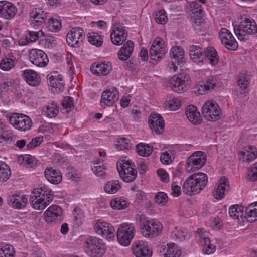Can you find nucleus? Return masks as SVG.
<instances>
[{
	"instance_id": "obj_1",
	"label": "nucleus",
	"mask_w": 257,
	"mask_h": 257,
	"mask_svg": "<svg viewBox=\"0 0 257 257\" xmlns=\"http://www.w3.org/2000/svg\"><path fill=\"white\" fill-rule=\"evenodd\" d=\"M208 177L204 173H194L185 181L183 186V192L188 195L197 194L207 185Z\"/></svg>"
},
{
	"instance_id": "obj_2",
	"label": "nucleus",
	"mask_w": 257,
	"mask_h": 257,
	"mask_svg": "<svg viewBox=\"0 0 257 257\" xmlns=\"http://www.w3.org/2000/svg\"><path fill=\"white\" fill-rule=\"evenodd\" d=\"M52 191L47 186H43L35 189L31 196V205L36 210L44 209L52 201Z\"/></svg>"
},
{
	"instance_id": "obj_3",
	"label": "nucleus",
	"mask_w": 257,
	"mask_h": 257,
	"mask_svg": "<svg viewBox=\"0 0 257 257\" xmlns=\"http://www.w3.org/2000/svg\"><path fill=\"white\" fill-rule=\"evenodd\" d=\"M190 56L195 63H198L206 58L212 65H215L219 61L216 50L212 47L207 48L206 51L198 45H192L190 49Z\"/></svg>"
},
{
	"instance_id": "obj_4",
	"label": "nucleus",
	"mask_w": 257,
	"mask_h": 257,
	"mask_svg": "<svg viewBox=\"0 0 257 257\" xmlns=\"http://www.w3.org/2000/svg\"><path fill=\"white\" fill-rule=\"evenodd\" d=\"M85 252L91 257H102L106 248L102 239L94 236H89L83 244Z\"/></svg>"
},
{
	"instance_id": "obj_5",
	"label": "nucleus",
	"mask_w": 257,
	"mask_h": 257,
	"mask_svg": "<svg viewBox=\"0 0 257 257\" xmlns=\"http://www.w3.org/2000/svg\"><path fill=\"white\" fill-rule=\"evenodd\" d=\"M168 86L171 90L177 93L187 91L191 87V80L189 75L182 73L175 75L170 78Z\"/></svg>"
},
{
	"instance_id": "obj_6",
	"label": "nucleus",
	"mask_w": 257,
	"mask_h": 257,
	"mask_svg": "<svg viewBox=\"0 0 257 257\" xmlns=\"http://www.w3.org/2000/svg\"><path fill=\"white\" fill-rule=\"evenodd\" d=\"M117 169L122 180L127 183L134 181L137 175L135 164L128 160H122L117 163Z\"/></svg>"
},
{
	"instance_id": "obj_7",
	"label": "nucleus",
	"mask_w": 257,
	"mask_h": 257,
	"mask_svg": "<svg viewBox=\"0 0 257 257\" xmlns=\"http://www.w3.org/2000/svg\"><path fill=\"white\" fill-rule=\"evenodd\" d=\"M234 30L238 38L243 41L245 35L254 34L257 32V25L250 18H242L240 25L234 26Z\"/></svg>"
},
{
	"instance_id": "obj_8",
	"label": "nucleus",
	"mask_w": 257,
	"mask_h": 257,
	"mask_svg": "<svg viewBox=\"0 0 257 257\" xmlns=\"http://www.w3.org/2000/svg\"><path fill=\"white\" fill-rule=\"evenodd\" d=\"M222 85V82L220 78L216 76H211L196 85V93L203 95L221 87Z\"/></svg>"
},
{
	"instance_id": "obj_9",
	"label": "nucleus",
	"mask_w": 257,
	"mask_h": 257,
	"mask_svg": "<svg viewBox=\"0 0 257 257\" xmlns=\"http://www.w3.org/2000/svg\"><path fill=\"white\" fill-rule=\"evenodd\" d=\"M135 234V227L132 223H123L117 230V238L118 242L124 246H128Z\"/></svg>"
},
{
	"instance_id": "obj_10",
	"label": "nucleus",
	"mask_w": 257,
	"mask_h": 257,
	"mask_svg": "<svg viewBox=\"0 0 257 257\" xmlns=\"http://www.w3.org/2000/svg\"><path fill=\"white\" fill-rule=\"evenodd\" d=\"M202 112L204 118L209 121L219 120L222 115V111L219 105L213 100L207 101L203 104Z\"/></svg>"
},
{
	"instance_id": "obj_11",
	"label": "nucleus",
	"mask_w": 257,
	"mask_h": 257,
	"mask_svg": "<svg viewBox=\"0 0 257 257\" xmlns=\"http://www.w3.org/2000/svg\"><path fill=\"white\" fill-rule=\"evenodd\" d=\"M206 161V156L203 152H195L188 158L185 166L186 171L188 173L195 172L202 168Z\"/></svg>"
},
{
	"instance_id": "obj_12",
	"label": "nucleus",
	"mask_w": 257,
	"mask_h": 257,
	"mask_svg": "<svg viewBox=\"0 0 257 257\" xmlns=\"http://www.w3.org/2000/svg\"><path fill=\"white\" fill-rule=\"evenodd\" d=\"M9 120L16 129L21 131L30 130L32 124L30 118L24 114L14 113L9 117Z\"/></svg>"
},
{
	"instance_id": "obj_13",
	"label": "nucleus",
	"mask_w": 257,
	"mask_h": 257,
	"mask_svg": "<svg viewBox=\"0 0 257 257\" xmlns=\"http://www.w3.org/2000/svg\"><path fill=\"white\" fill-rule=\"evenodd\" d=\"M162 229L163 226L160 222L148 220L143 223L141 231L144 237L153 238L158 236Z\"/></svg>"
},
{
	"instance_id": "obj_14",
	"label": "nucleus",
	"mask_w": 257,
	"mask_h": 257,
	"mask_svg": "<svg viewBox=\"0 0 257 257\" xmlns=\"http://www.w3.org/2000/svg\"><path fill=\"white\" fill-rule=\"evenodd\" d=\"M166 52L164 40L161 37L156 38L150 49L151 58L155 61L162 59Z\"/></svg>"
},
{
	"instance_id": "obj_15",
	"label": "nucleus",
	"mask_w": 257,
	"mask_h": 257,
	"mask_svg": "<svg viewBox=\"0 0 257 257\" xmlns=\"http://www.w3.org/2000/svg\"><path fill=\"white\" fill-rule=\"evenodd\" d=\"M84 38V30L80 27H74L68 33L66 41L70 46L78 47L82 44Z\"/></svg>"
},
{
	"instance_id": "obj_16",
	"label": "nucleus",
	"mask_w": 257,
	"mask_h": 257,
	"mask_svg": "<svg viewBox=\"0 0 257 257\" xmlns=\"http://www.w3.org/2000/svg\"><path fill=\"white\" fill-rule=\"evenodd\" d=\"M28 55L30 61L37 67H44L48 63L49 59L47 55L40 49H31Z\"/></svg>"
},
{
	"instance_id": "obj_17",
	"label": "nucleus",
	"mask_w": 257,
	"mask_h": 257,
	"mask_svg": "<svg viewBox=\"0 0 257 257\" xmlns=\"http://www.w3.org/2000/svg\"><path fill=\"white\" fill-rule=\"evenodd\" d=\"M62 209L60 206L52 205L45 211V220L49 224L56 223L62 220Z\"/></svg>"
},
{
	"instance_id": "obj_18",
	"label": "nucleus",
	"mask_w": 257,
	"mask_h": 257,
	"mask_svg": "<svg viewBox=\"0 0 257 257\" xmlns=\"http://www.w3.org/2000/svg\"><path fill=\"white\" fill-rule=\"evenodd\" d=\"M190 11L191 12V18L194 23L195 28L203 23L202 17L204 15L203 8L200 4L197 1H192L189 4Z\"/></svg>"
},
{
	"instance_id": "obj_19",
	"label": "nucleus",
	"mask_w": 257,
	"mask_h": 257,
	"mask_svg": "<svg viewBox=\"0 0 257 257\" xmlns=\"http://www.w3.org/2000/svg\"><path fill=\"white\" fill-rule=\"evenodd\" d=\"M119 98V92L113 87H108L101 95V105L105 107L112 105Z\"/></svg>"
},
{
	"instance_id": "obj_20",
	"label": "nucleus",
	"mask_w": 257,
	"mask_h": 257,
	"mask_svg": "<svg viewBox=\"0 0 257 257\" xmlns=\"http://www.w3.org/2000/svg\"><path fill=\"white\" fill-rule=\"evenodd\" d=\"M127 32L122 25L116 24L113 27L110 38L112 43L115 45L120 46L126 40Z\"/></svg>"
},
{
	"instance_id": "obj_21",
	"label": "nucleus",
	"mask_w": 257,
	"mask_h": 257,
	"mask_svg": "<svg viewBox=\"0 0 257 257\" xmlns=\"http://www.w3.org/2000/svg\"><path fill=\"white\" fill-rule=\"evenodd\" d=\"M48 86L53 92L59 93L63 91L64 83L62 77L58 72H52L47 76Z\"/></svg>"
},
{
	"instance_id": "obj_22",
	"label": "nucleus",
	"mask_w": 257,
	"mask_h": 257,
	"mask_svg": "<svg viewBox=\"0 0 257 257\" xmlns=\"http://www.w3.org/2000/svg\"><path fill=\"white\" fill-rule=\"evenodd\" d=\"M221 43L230 50L234 51L238 48V43L230 32L226 28H222L219 32Z\"/></svg>"
},
{
	"instance_id": "obj_23",
	"label": "nucleus",
	"mask_w": 257,
	"mask_h": 257,
	"mask_svg": "<svg viewBox=\"0 0 257 257\" xmlns=\"http://www.w3.org/2000/svg\"><path fill=\"white\" fill-rule=\"evenodd\" d=\"M132 251L136 257H151L152 250L147 242L143 241H135L132 245Z\"/></svg>"
},
{
	"instance_id": "obj_24",
	"label": "nucleus",
	"mask_w": 257,
	"mask_h": 257,
	"mask_svg": "<svg viewBox=\"0 0 257 257\" xmlns=\"http://www.w3.org/2000/svg\"><path fill=\"white\" fill-rule=\"evenodd\" d=\"M17 7L7 1H0V17L7 20L13 18L17 13Z\"/></svg>"
},
{
	"instance_id": "obj_25",
	"label": "nucleus",
	"mask_w": 257,
	"mask_h": 257,
	"mask_svg": "<svg viewBox=\"0 0 257 257\" xmlns=\"http://www.w3.org/2000/svg\"><path fill=\"white\" fill-rule=\"evenodd\" d=\"M148 120L153 132L156 134L163 133L164 130V120L161 115L158 113L151 114Z\"/></svg>"
},
{
	"instance_id": "obj_26",
	"label": "nucleus",
	"mask_w": 257,
	"mask_h": 257,
	"mask_svg": "<svg viewBox=\"0 0 257 257\" xmlns=\"http://www.w3.org/2000/svg\"><path fill=\"white\" fill-rule=\"evenodd\" d=\"M239 160L242 163H249L257 158V149L253 146L244 147L238 154Z\"/></svg>"
},
{
	"instance_id": "obj_27",
	"label": "nucleus",
	"mask_w": 257,
	"mask_h": 257,
	"mask_svg": "<svg viewBox=\"0 0 257 257\" xmlns=\"http://www.w3.org/2000/svg\"><path fill=\"white\" fill-rule=\"evenodd\" d=\"M8 202L12 207L20 209L25 207L28 199L24 194L15 193L9 196Z\"/></svg>"
},
{
	"instance_id": "obj_28",
	"label": "nucleus",
	"mask_w": 257,
	"mask_h": 257,
	"mask_svg": "<svg viewBox=\"0 0 257 257\" xmlns=\"http://www.w3.org/2000/svg\"><path fill=\"white\" fill-rule=\"evenodd\" d=\"M111 70L112 65L109 62L95 63L90 67L92 73L100 76L107 75Z\"/></svg>"
},
{
	"instance_id": "obj_29",
	"label": "nucleus",
	"mask_w": 257,
	"mask_h": 257,
	"mask_svg": "<svg viewBox=\"0 0 257 257\" xmlns=\"http://www.w3.org/2000/svg\"><path fill=\"white\" fill-rule=\"evenodd\" d=\"M96 232L102 236L109 239L114 237V228L112 225L106 222H98L95 225Z\"/></svg>"
},
{
	"instance_id": "obj_30",
	"label": "nucleus",
	"mask_w": 257,
	"mask_h": 257,
	"mask_svg": "<svg viewBox=\"0 0 257 257\" xmlns=\"http://www.w3.org/2000/svg\"><path fill=\"white\" fill-rule=\"evenodd\" d=\"M22 76L26 83L30 86L37 87L40 84V76L33 70L26 69L24 70Z\"/></svg>"
},
{
	"instance_id": "obj_31",
	"label": "nucleus",
	"mask_w": 257,
	"mask_h": 257,
	"mask_svg": "<svg viewBox=\"0 0 257 257\" xmlns=\"http://www.w3.org/2000/svg\"><path fill=\"white\" fill-rule=\"evenodd\" d=\"M228 188L229 184L227 179L225 177H221L219 181L217 187L213 192V196L216 199L223 198Z\"/></svg>"
},
{
	"instance_id": "obj_32",
	"label": "nucleus",
	"mask_w": 257,
	"mask_h": 257,
	"mask_svg": "<svg viewBox=\"0 0 257 257\" xmlns=\"http://www.w3.org/2000/svg\"><path fill=\"white\" fill-rule=\"evenodd\" d=\"M44 175L46 179L52 184H58L62 180L60 171L52 167H47L45 170Z\"/></svg>"
},
{
	"instance_id": "obj_33",
	"label": "nucleus",
	"mask_w": 257,
	"mask_h": 257,
	"mask_svg": "<svg viewBox=\"0 0 257 257\" xmlns=\"http://www.w3.org/2000/svg\"><path fill=\"white\" fill-rule=\"evenodd\" d=\"M160 248L164 257H179L181 254V250L173 243L162 245Z\"/></svg>"
},
{
	"instance_id": "obj_34",
	"label": "nucleus",
	"mask_w": 257,
	"mask_h": 257,
	"mask_svg": "<svg viewBox=\"0 0 257 257\" xmlns=\"http://www.w3.org/2000/svg\"><path fill=\"white\" fill-rule=\"evenodd\" d=\"M134 49V42L131 40L127 41L121 47L118 52L119 60L124 61L127 60L132 55Z\"/></svg>"
},
{
	"instance_id": "obj_35",
	"label": "nucleus",
	"mask_w": 257,
	"mask_h": 257,
	"mask_svg": "<svg viewBox=\"0 0 257 257\" xmlns=\"http://www.w3.org/2000/svg\"><path fill=\"white\" fill-rule=\"evenodd\" d=\"M30 17L33 23L36 25H41L45 22L46 13L41 8H36L32 10Z\"/></svg>"
},
{
	"instance_id": "obj_36",
	"label": "nucleus",
	"mask_w": 257,
	"mask_h": 257,
	"mask_svg": "<svg viewBox=\"0 0 257 257\" xmlns=\"http://www.w3.org/2000/svg\"><path fill=\"white\" fill-rule=\"evenodd\" d=\"M185 113L188 119L192 123L198 124L201 123L200 114L197 111V108L194 105H191L187 106Z\"/></svg>"
},
{
	"instance_id": "obj_37",
	"label": "nucleus",
	"mask_w": 257,
	"mask_h": 257,
	"mask_svg": "<svg viewBox=\"0 0 257 257\" xmlns=\"http://www.w3.org/2000/svg\"><path fill=\"white\" fill-rule=\"evenodd\" d=\"M170 55L171 59H174L177 61V65L184 63V51L183 49L179 46L173 47L170 51Z\"/></svg>"
},
{
	"instance_id": "obj_38",
	"label": "nucleus",
	"mask_w": 257,
	"mask_h": 257,
	"mask_svg": "<svg viewBox=\"0 0 257 257\" xmlns=\"http://www.w3.org/2000/svg\"><path fill=\"white\" fill-rule=\"evenodd\" d=\"M153 150V147L144 143H139L136 146V151L141 156L148 157L152 154Z\"/></svg>"
},
{
	"instance_id": "obj_39",
	"label": "nucleus",
	"mask_w": 257,
	"mask_h": 257,
	"mask_svg": "<svg viewBox=\"0 0 257 257\" xmlns=\"http://www.w3.org/2000/svg\"><path fill=\"white\" fill-rule=\"evenodd\" d=\"M245 218L248 222H254L257 220V203L251 204L245 210Z\"/></svg>"
},
{
	"instance_id": "obj_40",
	"label": "nucleus",
	"mask_w": 257,
	"mask_h": 257,
	"mask_svg": "<svg viewBox=\"0 0 257 257\" xmlns=\"http://www.w3.org/2000/svg\"><path fill=\"white\" fill-rule=\"evenodd\" d=\"M15 57L13 56L5 57L0 62V68L4 71H9L15 67Z\"/></svg>"
},
{
	"instance_id": "obj_41",
	"label": "nucleus",
	"mask_w": 257,
	"mask_h": 257,
	"mask_svg": "<svg viewBox=\"0 0 257 257\" xmlns=\"http://www.w3.org/2000/svg\"><path fill=\"white\" fill-rule=\"evenodd\" d=\"M15 249L9 244L0 243V257H15Z\"/></svg>"
},
{
	"instance_id": "obj_42",
	"label": "nucleus",
	"mask_w": 257,
	"mask_h": 257,
	"mask_svg": "<svg viewBox=\"0 0 257 257\" xmlns=\"http://www.w3.org/2000/svg\"><path fill=\"white\" fill-rule=\"evenodd\" d=\"M121 188L120 182L117 181H112L107 182L105 185L104 189L108 194H114Z\"/></svg>"
},
{
	"instance_id": "obj_43",
	"label": "nucleus",
	"mask_w": 257,
	"mask_h": 257,
	"mask_svg": "<svg viewBox=\"0 0 257 257\" xmlns=\"http://www.w3.org/2000/svg\"><path fill=\"white\" fill-rule=\"evenodd\" d=\"M44 35V33L41 30L38 32L29 31L26 36V42H22L21 43L23 45H27L29 43L38 40L39 38L43 36Z\"/></svg>"
},
{
	"instance_id": "obj_44",
	"label": "nucleus",
	"mask_w": 257,
	"mask_h": 257,
	"mask_svg": "<svg viewBox=\"0 0 257 257\" xmlns=\"http://www.w3.org/2000/svg\"><path fill=\"white\" fill-rule=\"evenodd\" d=\"M181 104L180 99L175 97H169L165 103L166 107L171 111L178 110L180 107Z\"/></svg>"
},
{
	"instance_id": "obj_45",
	"label": "nucleus",
	"mask_w": 257,
	"mask_h": 257,
	"mask_svg": "<svg viewBox=\"0 0 257 257\" xmlns=\"http://www.w3.org/2000/svg\"><path fill=\"white\" fill-rule=\"evenodd\" d=\"M22 158L21 164L27 168H34L37 165V160L30 155H25L19 158Z\"/></svg>"
},
{
	"instance_id": "obj_46",
	"label": "nucleus",
	"mask_w": 257,
	"mask_h": 257,
	"mask_svg": "<svg viewBox=\"0 0 257 257\" xmlns=\"http://www.w3.org/2000/svg\"><path fill=\"white\" fill-rule=\"evenodd\" d=\"M174 154V151L172 150H168L162 152L160 156L161 162L165 165L171 164L175 158Z\"/></svg>"
},
{
	"instance_id": "obj_47",
	"label": "nucleus",
	"mask_w": 257,
	"mask_h": 257,
	"mask_svg": "<svg viewBox=\"0 0 257 257\" xmlns=\"http://www.w3.org/2000/svg\"><path fill=\"white\" fill-rule=\"evenodd\" d=\"M250 81V77L244 72L240 73L237 77V84L238 86L242 89H245Z\"/></svg>"
},
{
	"instance_id": "obj_48",
	"label": "nucleus",
	"mask_w": 257,
	"mask_h": 257,
	"mask_svg": "<svg viewBox=\"0 0 257 257\" xmlns=\"http://www.w3.org/2000/svg\"><path fill=\"white\" fill-rule=\"evenodd\" d=\"M243 208L238 205H233L229 208V214L232 218L237 219L243 214Z\"/></svg>"
},
{
	"instance_id": "obj_49",
	"label": "nucleus",
	"mask_w": 257,
	"mask_h": 257,
	"mask_svg": "<svg viewBox=\"0 0 257 257\" xmlns=\"http://www.w3.org/2000/svg\"><path fill=\"white\" fill-rule=\"evenodd\" d=\"M11 174L9 167L5 163L0 164V182H3L9 179Z\"/></svg>"
},
{
	"instance_id": "obj_50",
	"label": "nucleus",
	"mask_w": 257,
	"mask_h": 257,
	"mask_svg": "<svg viewBox=\"0 0 257 257\" xmlns=\"http://www.w3.org/2000/svg\"><path fill=\"white\" fill-rule=\"evenodd\" d=\"M46 113L50 118L55 117L58 113L59 108L57 103L53 101L49 103L46 108Z\"/></svg>"
},
{
	"instance_id": "obj_51",
	"label": "nucleus",
	"mask_w": 257,
	"mask_h": 257,
	"mask_svg": "<svg viewBox=\"0 0 257 257\" xmlns=\"http://www.w3.org/2000/svg\"><path fill=\"white\" fill-rule=\"evenodd\" d=\"M88 40L90 43L97 47H100L103 43L102 36L95 32L89 33Z\"/></svg>"
},
{
	"instance_id": "obj_52",
	"label": "nucleus",
	"mask_w": 257,
	"mask_h": 257,
	"mask_svg": "<svg viewBox=\"0 0 257 257\" xmlns=\"http://www.w3.org/2000/svg\"><path fill=\"white\" fill-rule=\"evenodd\" d=\"M92 170L97 176L104 177L106 174V168L103 164L97 162L94 163Z\"/></svg>"
},
{
	"instance_id": "obj_53",
	"label": "nucleus",
	"mask_w": 257,
	"mask_h": 257,
	"mask_svg": "<svg viewBox=\"0 0 257 257\" xmlns=\"http://www.w3.org/2000/svg\"><path fill=\"white\" fill-rule=\"evenodd\" d=\"M110 204L113 209L116 210L123 209L127 207L126 201L120 198H116L112 200Z\"/></svg>"
},
{
	"instance_id": "obj_54",
	"label": "nucleus",
	"mask_w": 257,
	"mask_h": 257,
	"mask_svg": "<svg viewBox=\"0 0 257 257\" xmlns=\"http://www.w3.org/2000/svg\"><path fill=\"white\" fill-rule=\"evenodd\" d=\"M15 138V136L13 134L12 131L9 130H3L0 135V143H7L11 142Z\"/></svg>"
},
{
	"instance_id": "obj_55",
	"label": "nucleus",
	"mask_w": 257,
	"mask_h": 257,
	"mask_svg": "<svg viewBox=\"0 0 257 257\" xmlns=\"http://www.w3.org/2000/svg\"><path fill=\"white\" fill-rule=\"evenodd\" d=\"M62 105L63 110L65 113H68L71 111L74 107L73 101L69 96L65 97L62 100Z\"/></svg>"
},
{
	"instance_id": "obj_56",
	"label": "nucleus",
	"mask_w": 257,
	"mask_h": 257,
	"mask_svg": "<svg viewBox=\"0 0 257 257\" xmlns=\"http://www.w3.org/2000/svg\"><path fill=\"white\" fill-rule=\"evenodd\" d=\"M48 28L52 32H58L61 28V22L56 19L52 18L48 22Z\"/></svg>"
},
{
	"instance_id": "obj_57",
	"label": "nucleus",
	"mask_w": 257,
	"mask_h": 257,
	"mask_svg": "<svg viewBox=\"0 0 257 257\" xmlns=\"http://www.w3.org/2000/svg\"><path fill=\"white\" fill-rule=\"evenodd\" d=\"M156 22L160 24H165L168 20L166 13L164 10H160L155 15Z\"/></svg>"
},
{
	"instance_id": "obj_58",
	"label": "nucleus",
	"mask_w": 257,
	"mask_h": 257,
	"mask_svg": "<svg viewBox=\"0 0 257 257\" xmlns=\"http://www.w3.org/2000/svg\"><path fill=\"white\" fill-rule=\"evenodd\" d=\"M155 200L160 206H164L168 202V196L164 192H158L155 196Z\"/></svg>"
},
{
	"instance_id": "obj_59",
	"label": "nucleus",
	"mask_w": 257,
	"mask_h": 257,
	"mask_svg": "<svg viewBox=\"0 0 257 257\" xmlns=\"http://www.w3.org/2000/svg\"><path fill=\"white\" fill-rule=\"evenodd\" d=\"M247 178L249 181L252 182L257 180V162L251 166L248 169Z\"/></svg>"
},
{
	"instance_id": "obj_60",
	"label": "nucleus",
	"mask_w": 257,
	"mask_h": 257,
	"mask_svg": "<svg viewBox=\"0 0 257 257\" xmlns=\"http://www.w3.org/2000/svg\"><path fill=\"white\" fill-rule=\"evenodd\" d=\"M131 141L125 137L120 138L116 144V147L119 150L126 149L130 147Z\"/></svg>"
},
{
	"instance_id": "obj_61",
	"label": "nucleus",
	"mask_w": 257,
	"mask_h": 257,
	"mask_svg": "<svg viewBox=\"0 0 257 257\" xmlns=\"http://www.w3.org/2000/svg\"><path fill=\"white\" fill-rule=\"evenodd\" d=\"M74 210L75 212V213L73 214L74 218V221L79 226L82 223L83 215L80 209L75 208Z\"/></svg>"
},
{
	"instance_id": "obj_62",
	"label": "nucleus",
	"mask_w": 257,
	"mask_h": 257,
	"mask_svg": "<svg viewBox=\"0 0 257 257\" xmlns=\"http://www.w3.org/2000/svg\"><path fill=\"white\" fill-rule=\"evenodd\" d=\"M173 233L176 237V239L179 241L185 240L188 236L187 233L182 230H176Z\"/></svg>"
},
{
	"instance_id": "obj_63",
	"label": "nucleus",
	"mask_w": 257,
	"mask_h": 257,
	"mask_svg": "<svg viewBox=\"0 0 257 257\" xmlns=\"http://www.w3.org/2000/svg\"><path fill=\"white\" fill-rule=\"evenodd\" d=\"M43 141V138L41 137H36L27 145V147L30 149L39 145Z\"/></svg>"
},
{
	"instance_id": "obj_64",
	"label": "nucleus",
	"mask_w": 257,
	"mask_h": 257,
	"mask_svg": "<svg viewBox=\"0 0 257 257\" xmlns=\"http://www.w3.org/2000/svg\"><path fill=\"white\" fill-rule=\"evenodd\" d=\"M157 174L160 180L164 182L167 183L169 181V177L168 173L163 169H159L157 170Z\"/></svg>"
}]
</instances>
